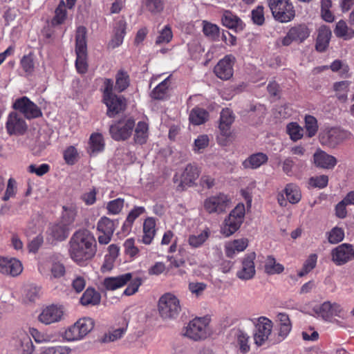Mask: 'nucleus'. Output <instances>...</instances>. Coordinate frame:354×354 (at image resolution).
Segmentation results:
<instances>
[{
  "mask_svg": "<svg viewBox=\"0 0 354 354\" xmlns=\"http://www.w3.org/2000/svg\"><path fill=\"white\" fill-rule=\"evenodd\" d=\"M265 272L268 274H281L284 270L282 264L277 262L272 256H268L264 263Z\"/></svg>",
  "mask_w": 354,
  "mask_h": 354,
  "instance_id": "obj_41",
  "label": "nucleus"
},
{
  "mask_svg": "<svg viewBox=\"0 0 354 354\" xmlns=\"http://www.w3.org/2000/svg\"><path fill=\"white\" fill-rule=\"evenodd\" d=\"M97 252L94 235L88 230H79L71 237L68 253L77 264L83 265L91 260Z\"/></svg>",
  "mask_w": 354,
  "mask_h": 354,
  "instance_id": "obj_1",
  "label": "nucleus"
},
{
  "mask_svg": "<svg viewBox=\"0 0 354 354\" xmlns=\"http://www.w3.org/2000/svg\"><path fill=\"white\" fill-rule=\"evenodd\" d=\"M124 204V200L118 198L109 201L106 205V209L109 214L116 215L121 212Z\"/></svg>",
  "mask_w": 354,
  "mask_h": 354,
  "instance_id": "obj_53",
  "label": "nucleus"
},
{
  "mask_svg": "<svg viewBox=\"0 0 354 354\" xmlns=\"http://www.w3.org/2000/svg\"><path fill=\"white\" fill-rule=\"evenodd\" d=\"M232 205L231 197L223 192L207 196L203 203V209L212 215H221L227 212Z\"/></svg>",
  "mask_w": 354,
  "mask_h": 354,
  "instance_id": "obj_3",
  "label": "nucleus"
},
{
  "mask_svg": "<svg viewBox=\"0 0 354 354\" xmlns=\"http://www.w3.org/2000/svg\"><path fill=\"white\" fill-rule=\"evenodd\" d=\"M77 214V205L74 203H66L62 207V221L70 226L75 221Z\"/></svg>",
  "mask_w": 354,
  "mask_h": 354,
  "instance_id": "obj_34",
  "label": "nucleus"
},
{
  "mask_svg": "<svg viewBox=\"0 0 354 354\" xmlns=\"http://www.w3.org/2000/svg\"><path fill=\"white\" fill-rule=\"evenodd\" d=\"M103 101L108 109L107 115L110 118L114 117L125 109V99L121 95L114 94L108 97L103 98Z\"/></svg>",
  "mask_w": 354,
  "mask_h": 354,
  "instance_id": "obj_20",
  "label": "nucleus"
},
{
  "mask_svg": "<svg viewBox=\"0 0 354 354\" xmlns=\"http://www.w3.org/2000/svg\"><path fill=\"white\" fill-rule=\"evenodd\" d=\"M149 137V125L145 122H139L135 129L134 140L137 144L143 145Z\"/></svg>",
  "mask_w": 354,
  "mask_h": 354,
  "instance_id": "obj_38",
  "label": "nucleus"
},
{
  "mask_svg": "<svg viewBox=\"0 0 354 354\" xmlns=\"http://www.w3.org/2000/svg\"><path fill=\"white\" fill-rule=\"evenodd\" d=\"M158 310L162 319H175L181 311L180 299L174 293L166 292L159 298Z\"/></svg>",
  "mask_w": 354,
  "mask_h": 354,
  "instance_id": "obj_4",
  "label": "nucleus"
},
{
  "mask_svg": "<svg viewBox=\"0 0 354 354\" xmlns=\"http://www.w3.org/2000/svg\"><path fill=\"white\" fill-rule=\"evenodd\" d=\"M104 145L102 135L100 133H93L89 138L88 152L91 155H95L104 150Z\"/></svg>",
  "mask_w": 354,
  "mask_h": 354,
  "instance_id": "obj_32",
  "label": "nucleus"
},
{
  "mask_svg": "<svg viewBox=\"0 0 354 354\" xmlns=\"http://www.w3.org/2000/svg\"><path fill=\"white\" fill-rule=\"evenodd\" d=\"M70 227L64 222L61 221L52 225L49 230V234L54 240L64 241L69 234Z\"/></svg>",
  "mask_w": 354,
  "mask_h": 354,
  "instance_id": "obj_33",
  "label": "nucleus"
},
{
  "mask_svg": "<svg viewBox=\"0 0 354 354\" xmlns=\"http://www.w3.org/2000/svg\"><path fill=\"white\" fill-rule=\"evenodd\" d=\"M236 346L239 348L241 353L245 354L250 350L249 344L250 337L241 330H238L235 334Z\"/></svg>",
  "mask_w": 354,
  "mask_h": 354,
  "instance_id": "obj_42",
  "label": "nucleus"
},
{
  "mask_svg": "<svg viewBox=\"0 0 354 354\" xmlns=\"http://www.w3.org/2000/svg\"><path fill=\"white\" fill-rule=\"evenodd\" d=\"M134 127V120L131 118L121 120L110 127L109 132L115 140H125L131 136Z\"/></svg>",
  "mask_w": 354,
  "mask_h": 354,
  "instance_id": "obj_11",
  "label": "nucleus"
},
{
  "mask_svg": "<svg viewBox=\"0 0 354 354\" xmlns=\"http://www.w3.org/2000/svg\"><path fill=\"white\" fill-rule=\"evenodd\" d=\"M66 5L63 0L60 1L55 12V17L52 19L53 25H59L64 23L66 18Z\"/></svg>",
  "mask_w": 354,
  "mask_h": 354,
  "instance_id": "obj_52",
  "label": "nucleus"
},
{
  "mask_svg": "<svg viewBox=\"0 0 354 354\" xmlns=\"http://www.w3.org/2000/svg\"><path fill=\"white\" fill-rule=\"evenodd\" d=\"M273 328L272 322L266 317L258 318L255 325L254 341L259 346L263 345L269 339Z\"/></svg>",
  "mask_w": 354,
  "mask_h": 354,
  "instance_id": "obj_12",
  "label": "nucleus"
},
{
  "mask_svg": "<svg viewBox=\"0 0 354 354\" xmlns=\"http://www.w3.org/2000/svg\"><path fill=\"white\" fill-rule=\"evenodd\" d=\"M147 9L152 14L161 12L164 9L163 0H145Z\"/></svg>",
  "mask_w": 354,
  "mask_h": 354,
  "instance_id": "obj_63",
  "label": "nucleus"
},
{
  "mask_svg": "<svg viewBox=\"0 0 354 354\" xmlns=\"http://www.w3.org/2000/svg\"><path fill=\"white\" fill-rule=\"evenodd\" d=\"M287 200L292 204L298 203L301 198V194L299 187L293 183L287 184L284 188Z\"/></svg>",
  "mask_w": 354,
  "mask_h": 354,
  "instance_id": "obj_39",
  "label": "nucleus"
},
{
  "mask_svg": "<svg viewBox=\"0 0 354 354\" xmlns=\"http://www.w3.org/2000/svg\"><path fill=\"white\" fill-rule=\"evenodd\" d=\"M313 311L318 317L329 322L336 321V317L343 319L345 316V311L339 304L329 301L315 306Z\"/></svg>",
  "mask_w": 354,
  "mask_h": 354,
  "instance_id": "obj_8",
  "label": "nucleus"
},
{
  "mask_svg": "<svg viewBox=\"0 0 354 354\" xmlns=\"http://www.w3.org/2000/svg\"><path fill=\"white\" fill-rule=\"evenodd\" d=\"M330 68L333 72H339V74L343 77L348 76V72L350 68L348 66L342 61H340L339 59L335 60L330 66Z\"/></svg>",
  "mask_w": 354,
  "mask_h": 354,
  "instance_id": "obj_62",
  "label": "nucleus"
},
{
  "mask_svg": "<svg viewBox=\"0 0 354 354\" xmlns=\"http://www.w3.org/2000/svg\"><path fill=\"white\" fill-rule=\"evenodd\" d=\"M350 137L351 133L347 131L339 128H330L324 130L319 134V141L323 145L335 147Z\"/></svg>",
  "mask_w": 354,
  "mask_h": 354,
  "instance_id": "obj_9",
  "label": "nucleus"
},
{
  "mask_svg": "<svg viewBox=\"0 0 354 354\" xmlns=\"http://www.w3.org/2000/svg\"><path fill=\"white\" fill-rule=\"evenodd\" d=\"M23 271L21 262L16 258L0 257V272L12 277L19 275Z\"/></svg>",
  "mask_w": 354,
  "mask_h": 354,
  "instance_id": "obj_18",
  "label": "nucleus"
},
{
  "mask_svg": "<svg viewBox=\"0 0 354 354\" xmlns=\"http://www.w3.org/2000/svg\"><path fill=\"white\" fill-rule=\"evenodd\" d=\"M209 143V138L207 135H200L194 140L193 151L196 153H202L207 148Z\"/></svg>",
  "mask_w": 354,
  "mask_h": 354,
  "instance_id": "obj_57",
  "label": "nucleus"
},
{
  "mask_svg": "<svg viewBox=\"0 0 354 354\" xmlns=\"http://www.w3.org/2000/svg\"><path fill=\"white\" fill-rule=\"evenodd\" d=\"M46 268L50 270V278H60L65 274V267L63 263L59 261H49L46 264L41 265L39 270L41 274H48Z\"/></svg>",
  "mask_w": 354,
  "mask_h": 354,
  "instance_id": "obj_27",
  "label": "nucleus"
},
{
  "mask_svg": "<svg viewBox=\"0 0 354 354\" xmlns=\"http://www.w3.org/2000/svg\"><path fill=\"white\" fill-rule=\"evenodd\" d=\"M245 214L243 203H239L226 216L221 225V234L225 237L234 234L241 227Z\"/></svg>",
  "mask_w": 354,
  "mask_h": 354,
  "instance_id": "obj_2",
  "label": "nucleus"
},
{
  "mask_svg": "<svg viewBox=\"0 0 354 354\" xmlns=\"http://www.w3.org/2000/svg\"><path fill=\"white\" fill-rule=\"evenodd\" d=\"M168 81L169 78L167 77L153 88L151 92V97L157 100H161L164 98L169 86Z\"/></svg>",
  "mask_w": 354,
  "mask_h": 354,
  "instance_id": "obj_58",
  "label": "nucleus"
},
{
  "mask_svg": "<svg viewBox=\"0 0 354 354\" xmlns=\"http://www.w3.org/2000/svg\"><path fill=\"white\" fill-rule=\"evenodd\" d=\"M268 160V157L266 153L259 152L250 155L242 162V165L244 169H256L266 164Z\"/></svg>",
  "mask_w": 354,
  "mask_h": 354,
  "instance_id": "obj_28",
  "label": "nucleus"
},
{
  "mask_svg": "<svg viewBox=\"0 0 354 354\" xmlns=\"http://www.w3.org/2000/svg\"><path fill=\"white\" fill-rule=\"evenodd\" d=\"M132 279L131 273H126L115 277H108L104 281V286L109 290H115L127 283Z\"/></svg>",
  "mask_w": 354,
  "mask_h": 354,
  "instance_id": "obj_29",
  "label": "nucleus"
},
{
  "mask_svg": "<svg viewBox=\"0 0 354 354\" xmlns=\"http://www.w3.org/2000/svg\"><path fill=\"white\" fill-rule=\"evenodd\" d=\"M172 37L171 28L169 25H167L160 31L156 39V44L157 45L168 44L172 39Z\"/></svg>",
  "mask_w": 354,
  "mask_h": 354,
  "instance_id": "obj_56",
  "label": "nucleus"
},
{
  "mask_svg": "<svg viewBox=\"0 0 354 354\" xmlns=\"http://www.w3.org/2000/svg\"><path fill=\"white\" fill-rule=\"evenodd\" d=\"M330 37L331 31L328 26L319 27L315 45L316 50L319 52H324L328 46Z\"/></svg>",
  "mask_w": 354,
  "mask_h": 354,
  "instance_id": "obj_30",
  "label": "nucleus"
},
{
  "mask_svg": "<svg viewBox=\"0 0 354 354\" xmlns=\"http://www.w3.org/2000/svg\"><path fill=\"white\" fill-rule=\"evenodd\" d=\"M204 35L212 41H216L219 37V28L216 24L204 21L203 22Z\"/></svg>",
  "mask_w": 354,
  "mask_h": 354,
  "instance_id": "obj_47",
  "label": "nucleus"
},
{
  "mask_svg": "<svg viewBox=\"0 0 354 354\" xmlns=\"http://www.w3.org/2000/svg\"><path fill=\"white\" fill-rule=\"evenodd\" d=\"M331 259L337 266H342L354 260V247L349 243H342L331 251Z\"/></svg>",
  "mask_w": 354,
  "mask_h": 354,
  "instance_id": "obj_15",
  "label": "nucleus"
},
{
  "mask_svg": "<svg viewBox=\"0 0 354 354\" xmlns=\"http://www.w3.org/2000/svg\"><path fill=\"white\" fill-rule=\"evenodd\" d=\"M6 129L10 136H21L26 132L28 124L19 113L12 111L7 117Z\"/></svg>",
  "mask_w": 354,
  "mask_h": 354,
  "instance_id": "obj_13",
  "label": "nucleus"
},
{
  "mask_svg": "<svg viewBox=\"0 0 354 354\" xmlns=\"http://www.w3.org/2000/svg\"><path fill=\"white\" fill-rule=\"evenodd\" d=\"M209 236V230L205 229L199 233L192 234L187 237V243L192 248L201 247Z\"/></svg>",
  "mask_w": 354,
  "mask_h": 354,
  "instance_id": "obj_36",
  "label": "nucleus"
},
{
  "mask_svg": "<svg viewBox=\"0 0 354 354\" xmlns=\"http://www.w3.org/2000/svg\"><path fill=\"white\" fill-rule=\"evenodd\" d=\"M199 176V171L197 167L192 165H187L182 174H180V179L178 175H175L174 180L175 183L179 180V186L183 187L184 186H190Z\"/></svg>",
  "mask_w": 354,
  "mask_h": 354,
  "instance_id": "obj_21",
  "label": "nucleus"
},
{
  "mask_svg": "<svg viewBox=\"0 0 354 354\" xmlns=\"http://www.w3.org/2000/svg\"><path fill=\"white\" fill-rule=\"evenodd\" d=\"M14 345L19 354H33L35 346L29 335L24 331H19L13 338Z\"/></svg>",
  "mask_w": 354,
  "mask_h": 354,
  "instance_id": "obj_19",
  "label": "nucleus"
},
{
  "mask_svg": "<svg viewBox=\"0 0 354 354\" xmlns=\"http://www.w3.org/2000/svg\"><path fill=\"white\" fill-rule=\"evenodd\" d=\"M207 288V284L203 282L191 281L188 284V290L192 295L199 297Z\"/></svg>",
  "mask_w": 354,
  "mask_h": 354,
  "instance_id": "obj_60",
  "label": "nucleus"
},
{
  "mask_svg": "<svg viewBox=\"0 0 354 354\" xmlns=\"http://www.w3.org/2000/svg\"><path fill=\"white\" fill-rule=\"evenodd\" d=\"M234 120L232 111L230 109H223L220 115L219 129L223 136L229 137L231 134L230 127Z\"/></svg>",
  "mask_w": 354,
  "mask_h": 354,
  "instance_id": "obj_26",
  "label": "nucleus"
},
{
  "mask_svg": "<svg viewBox=\"0 0 354 354\" xmlns=\"http://www.w3.org/2000/svg\"><path fill=\"white\" fill-rule=\"evenodd\" d=\"M209 324L206 317H196L185 327L183 335L194 341L205 339L211 334Z\"/></svg>",
  "mask_w": 354,
  "mask_h": 354,
  "instance_id": "obj_6",
  "label": "nucleus"
},
{
  "mask_svg": "<svg viewBox=\"0 0 354 354\" xmlns=\"http://www.w3.org/2000/svg\"><path fill=\"white\" fill-rule=\"evenodd\" d=\"M20 64L27 75H31L35 70L33 55L32 54L24 55L20 61Z\"/></svg>",
  "mask_w": 354,
  "mask_h": 354,
  "instance_id": "obj_59",
  "label": "nucleus"
},
{
  "mask_svg": "<svg viewBox=\"0 0 354 354\" xmlns=\"http://www.w3.org/2000/svg\"><path fill=\"white\" fill-rule=\"evenodd\" d=\"M101 296L95 289L88 288L80 299L83 306H95L100 304Z\"/></svg>",
  "mask_w": 354,
  "mask_h": 354,
  "instance_id": "obj_37",
  "label": "nucleus"
},
{
  "mask_svg": "<svg viewBox=\"0 0 354 354\" xmlns=\"http://www.w3.org/2000/svg\"><path fill=\"white\" fill-rule=\"evenodd\" d=\"M313 161L317 167L330 169L337 164V159L322 150H317L313 155Z\"/></svg>",
  "mask_w": 354,
  "mask_h": 354,
  "instance_id": "obj_22",
  "label": "nucleus"
},
{
  "mask_svg": "<svg viewBox=\"0 0 354 354\" xmlns=\"http://www.w3.org/2000/svg\"><path fill=\"white\" fill-rule=\"evenodd\" d=\"M126 28L127 22L124 19H120L115 24L113 30V35L109 43V47L115 48L122 44Z\"/></svg>",
  "mask_w": 354,
  "mask_h": 354,
  "instance_id": "obj_25",
  "label": "nucleus"
},
{
  "mask_svg": "<svg viewBox=\"0 0 354 354\" xmlns=\"http://www.w3.org/2000/svg\"><path fill=\"white\" fill-rule=\"evenodd\" d=\"M350 82L348 81H341L335 82L333 84V89L335 92V96L338 100L345 102L347 99L348 92L349 91Z\"/></svg>",
  "mask_w": 354,
  "mask_h": 354,
  "instance_id": "obj_44",
  "label": "nucleus"
},
{
  "mask_svg": "<svg viewBox=\"0 0 354 354\" xmlns=\"http://www.w3.org/2000/svg\"><path fill=\"white\" fill-rule=\"evenodd\" d=\"M328 177L326 175H321L311 177L308 184L311 187L322 189L327 186Z\"/></svg>",
  "mask_w": 354,
  "mask_h": 354,
  "instance_id": "obj_61",
  "label": "nucleus"
},
{
  "mask_svg": "<svg viewBox=\"0 0 354 354\" xmlns=\"http://www.w3.org/2000/svg\"><path fill=\"white\" fill-rule=\"evenodd\" d=\"M64 315V310L62 306L50 305L42 309L38 315V320L45 325H49L60 322Z\"/></svg>",
  "mask_w": 354,
  "mask_h": 354,
  "instance_id": "obj_16",
  "label": "nucleus"
},
{
  "mask_svg": "<svg viewBox=\"0 0 354 354\" xmlns=\"http://www.w3.org/2000/svg\"><path fill=\"white\" fill-rule=\"evenodd\" d=\"M129 85V77L128 74L120 71L115 77V88L119 92L124 91Z\"/></svg>",
  "mask_w": 354,
  "mask_h": 354,
  "instance_id": "obj_51",
  "label": "nucleus"
},
{
  "mask_svg": "<svg viewBox=\"0 0 354 354\" xmlns=\"http://www.w3.org/2000/svg\"><path fill=\"white\" fill-rule=\"evenodd\" d=\"M344 238V232L342 228L335 227L328 234V240L332 244L341 242Z\"/></svg>",
  "mask_w": 354,
  "mask_h": 354,
  "instance_id": "obj_64",
  "label": "nucleus"
},
{
  "mask_svg": "<svg viewBox=\"0 0 354 354\" xmlns=\"http://www.w3.org/2000/svg\"><path fill=\"white\" fill-rule=\"evenodd\" d=\"M83 339L93 329L95 326L94 320L91 317H82L75 323Z\"/></svg>",
  "mask_w": 354,
  "mask_h": 354,
  "instance_id": "obj_43",
  "label": "nucleus"
},
{
  "mask_svg": "<svg viewBox=\"0 0 354 354\" xmlns=\"http://www.w3.org/2000/svg\"><path fill=\"white\" fill-rule=\"evenodd\" d=\"M223 25L230 29H242L243 24L241 20L232 12L225 10L221 19Z\"/></svg>",
  "mask_w": 354,
  "mask_h": 354,
  "instance_id": "obj_35",
  "label": "nucleus"
},
{
  "mask_svg": "<svg viewBox=\"0 0 354 354\" xmlns=\"http://www.w3.org/2000/svg\"><path fill=\"white\" fill-rule=\"evenodd\" d=\"M286 131L293 141L300 140L304 136V129L297 122H290L286 127Z\"/></svg>",
  "mask_w": 354,
  "mask_h": 354,
  "instance_id": "obj_48",
  "label": "nucleus"
},
{
  "mask_svg": "<svg viewBox=\"0 0 354 354\" xmlns=\"http://www.w3.org/2000/svg\"><path fill=\"white\" fill-rule=\"evenodd\" d=\"M248 245V240L245 238L228 241L225 245V252L227 257L232 258L237 253L244 251Z\"/></svg>",
  "mask_w": 354,
  "mask_h": 354,
  "instance_id": "obj_24",
  "label": "nucleus"
},
{
  "mask_svg": "<svg viewBox=\"0 0 354 354\" xmlns=\"http://www.w3.org/2000/svg\"><path fill=\"white\" fill-rule=\"evenodd\" d=\"M97 230L102 234H113L115 230L114 222L108 217H102L97 222Z\"/></svg>",
  "mask_w": 354,
  "mask_h": 354,
  "instance_id": "obj_46",
  "label": "nucleus"
},
{
  "mask_svg": "<svg viewBox=\"0 0 354 354\" xmlns=\"http://www.w3.org/2000/svg\"><path fill=\"white\" fill-rule=\"evenodd\" d=\"M86 30L84 26L77 28L75 35V67L79 73L84 74L87 71V47L86 40Z\"/></svg>",
  "mask_w": 354,
  "mask_h": 354,
  "instance_id": "obj_5",
  "label": "nucleus"
},
{
  "mask_svg": "<svg viewBox=\"0 0 354 354\" xmlns=\"http://www.w3.org/2000/svg\"><path fill=\"white\" fill-rule=\"evenodd\" d=\"M310 34V30L305 24H298L291 27L285 37L280 39L284 46H290L293 41L302 43Z\"/></svg>",
  "mask_w": 354,
  "mask_h": 354,
  "instance_id": "obj_14",
  "label": "nucleus"
},
{
  "mask_svg": "<svg viewBox=\"0 0 354 354\" xmlns=\"http://www.w3.org/2000/svg\"><path fill=\"white\" fill-rule=\"evenodd\" d=\"M254 254H250L244 258L242 263V268L239 270L236 275L243 280H249L255 274L254 267Z\"/></svg>",
  "mask_w": 354,
  "mask_h": 354,
  "instance_id": "obj_23",
  "label": "nucleus"
},
{
  "mask_svg": "<svg viewBox=\"0 0 354 354\" xmlns=\"http://www.w3.org/2000/svg\"><path fill=\"white\" fill-rule=\"evenodd\" d=\"M274 18L281 23L290 21L295 16V10L290 0H267Z\"/></svg>",
  "mask_w": 354,
  "mask_h": 354,
  "instance_id": "obj_7",
  "label": "nucleus"
},
{
  "mask_svg": "<svg viewBox=\"0 0 354 354\" xmlns=\"http://www.w3.org/2000/svg\"><path fill=\"white\" fill-rule=\"evenodd\" d=\"M317 256L315 254H310L304 263L301 270L298 272V276L301 277L310 272L316 266Z\"/></svg>",
  "mask_w": 354,
  "mask_h": 354,
  "instance_id": "obj_54",
  "label": "nucleus"
},
{
  "mask_svg": "<svg viewBox=\"0 0 354 354\" xmlns=\"http://www.w3.org/2000/svg\"><path fill=\"white\" fill-rule=\"evenodd\" d=\"M235 58L231 55L225 56L215 66L214 72L216 77L221 80H227L230 79L234 73L233 65Z\"/></svg>",
  "mask_w": 354,
  "mask_h": 354,
  "instance_id": "obj_17",
  "label": "nucleus"
},
{
  "mask_svg": "<svg viewBox=\"0 0 354 354\" xmlns=\"http://www.w3.org/2000/svg\"><path fill=\"white\" fill-rule=\"evenodd\" d=\"M12 107L28 120L42 116L41 109L26 96L17 99L13 103Z\"/></svg>",
  "mask_w": 354,
  "mask_h": 354,
  "instance_id": "obj_10",
  "label": "nucleus"
},
{
  "mask_svg": "<svg viewBox=\"0 0 354 354\" xmlns=\"http://www.w3.org/2000/svg\"><path fill=\"white\" fill-rule=\"evenodd\" d=\"M62 337L68 342L80 341L83 339L75 324L67 328Z\"/></svg>",
  "mask_w": 354,
  "mask_h": 354,
  "instance_id": "obj_50",
  "label": "nucleus"
},
{
  "mask_svg": "<svg viewBox=\"0 0 354 354\" xmlns=\"http://www.w3.org/2000/svg\"><path fill=\"white\" fill-rule=\"evenodd\" d=\"M124 254L131 259H135L138 257L140 250L136 245L135 240L133 238H129L125 240L123 244Z\"/></svg>",
  "mask_w": 354,
  "mask_h": 354,
  "instance_id": "obj_49",
  "label": "nucleus"
},
{
  "mask_svg": "<svg viewBox=\"0 0 354 354\" xmlns=\"http://www.w3.org/2000/svg\"><path fill=\"white\" fill-rule=\"evenodd\" d=\"M156 221L152 217L146 218L143 223V235L142 242L145 245H149L152 243L156 235Z\"/></svg>",
  "mask_w": 354,
  "mask_h": 354,
  "instance_id": "obj_31",
  "label": "nucleus"
},
{
  "mask_svg": "<svg viewBox=\"0 0 354 354\" xmlns=\"http://www.w3.org/2000/svg\"><path fill=\"white\" fill-rule=\"evenodd\" d=\"M209 113L203 109L196 107L193 109L189 116L191 123L194 125H200L208 120Z\"/></svg>",
  "mask_w": 354,
  "mask_h": 354,
  "instance_id": "obj_40",
  "label": "nucleus"
},
{
  "mask_svg": "<svg viewBox=\"0 0 354 354\" xmlns=\"http://www.w3.org/2000/svg\"><path fill=\"white\" fill-rule=\"evenodd\" d=\"M335 34L338 37L350 39L354 36V30L349 28L345 21L341 20L336 25Z\"/></svg>",
  "mask_w": 354,
  "mask_h": 354,
  "instance_id": "obj_45",
  "label": "nucleus"
},
{
  "mask_svg": "<svg viewBox=\"0 0 354 354\" xmlns=\"http://www.w3.org/2000/svg\"><path fill=\"white\" fill-rule=\"evenodd\" d=\"M305 128L307 136L309 138L313 137L317 132L318 124L317 119L312 115H306L305 117Z\"/></svg>",
  "mask_w": 354,
  "mask_h": 354,
  "instance_id": "obj_55",
  "label": "nucleus"
}]
</instances>
